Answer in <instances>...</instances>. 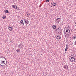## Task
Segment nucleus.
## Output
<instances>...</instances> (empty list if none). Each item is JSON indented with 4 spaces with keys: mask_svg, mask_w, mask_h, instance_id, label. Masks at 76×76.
<instances>
[{
    "mask_svg": "<svg viewBox=\"0 0 76 76\" xmlns=\"http://www.w3.org/2000/svg\"><path fill=\"white\" fill-rule=\"evenodd\" d=\"M5 63V61H4L0 60V66H5V65H6V64Z\"/></svg>",
    "mask_w": 76,
    "mask_h": 76,
    "instance_id": "obj_1",
    "label": "nucleus"
},
{
    "mask_svg": "<svg viewBox=\"0 0 76 76\" xmlns=\"http://www.w3.org/2000/svg\"><path fill=\"white\" fill-rule=\"evenodd\" d=\"M69 28L68 27H65L64 28V32H68V31H69Z\"/></svg>",
    "mask_w": 76,
    "mask_h": 76,
    "instance_id": "obj_2",
    "label": "nucleus"
},
{
    "mask_svg": "<svg viewBox=\"0 0 76 76\" xmlns=\"http://www.w3.org/2000/svg\"><path fill=\"white\" fill-rule=\"evenodd\" d=\"M75 58H73L72 59H71L70 58H69V60H70V61L72 63L75 62Z\"/></svg>",
    "mask_w": 76,
    "mask_h": 76,
    "instance_id": "obj_3",
    "label": "nucleus"
},
{
    "mask_svg": "<svg viewBox=\"0 0 76 76\" xmlns=\"http://www.w3.org/2000/svg\"><path fill=\"white\" fill-rule=\"evenodd\" d=\"M55 37L57 39H61V37L60 36H58L56 35Z\"/></svg>",
    "mask_w": 76,
    "mask_h": 76,
    "instance_id": "obj_4",
    "label": "nucleus"
},
{
    "mask_svg": "<svg viewBox=\"0 0 76 76\" xmlns=\"http://www.w3.org/2000/svg\"><path fill=\"white\" fill-rule=\"evenodd\" d=\"M24 20L25 23H26V25H27V24H28V23H29V21H28V20L26 19H24Z\"/></svg>",
    "mask_w": 76,
    "mask_h": 76,
    "instance_id": "obj_5",
    "label": "nucleus"
},
{
    "mask_svg": "<svg viewBox=\"0 0 76 76\" xmlns=\"http://www.w3.org/2000/svg\"><path fill=\"white\" fill-rule=\"evenodd\" d=\"M64 67L65 69L66 70H67L69 69V66L67 65H65L64 66Z\"/></svg>",
    "mask_w": 76,
    "mask_h": 76,
    "instance_id": "obj_6",
    "label": "nucleus"
},
{
    "mask_svg": "<svg viewBox=\"0 0 76 76\" xmlns=\"http://www.w3.org/2000/svg\"><path fill=\"white\" fill-rule=\"evenodd\" d=\"M8 29H9V31H12V28H13V26H9V27H8Z\"/></svg>",
    "mask_w": 76,
    "mask_h": 76,
    "instance_id": "obj_7",
    "label": "nucleus"
},
{
    "mask_svg": "<svg viewBox=\"0 0 76 76\" xmlns=\"http://www.w3.org/2000/svg\"><path fill=\"white\" fill-rule=\"evenodd\" d=\"M70 29H69H69L68 31V33H69V35H71V32Z\"/></svg>",
    "mask_w": 76,
    "mask_h": 76,
    "instance_id": "obj_8",
    "label": "nucleus"
},
{
    "mask_svg": "<svg viewBox=\"0 0 76 76\" xmlns=\"http://www.w3.org/2000/svg\"><path fill=\"white\" fill-rule=\"evenodd\" d=\"M2 58H4V59H5V60H6V58H5V57H4L1 56L0 57L1 60H3L2 59Z\"/></svg>",
    "mask_w": 76,
    "mask_h": 76,
    "instance_id": "obj_9",
    "label": "nucleus"
},
{
    "mask_svg": "<svg viewBox=\"0 0 76 76\" xmlns=\"http://www.w3.org/2000/svg\"><path fill=\"white\" fill-rule=\"evenodd\" d=\"M56 25H53L52 26V28L53 29H55L56 28Z\"/></svg>",
    "mask_w": 76,
    "mask_h": 76,
    "instance_id": "obj_10",
    "label": "nucleus"
},
{
    "mask_svg": "<svg viewBox=\"0 0 76 76\" xmlns=\"http://www.w3.org/2000/svg\"><path fill=\"white\" fill-rule=\"evenodd\" d=\"M71 59H72L73 58H75V57L74 55H71L70 56Z\"/></svg>",
    "mask_w": 76,
    "mask_h": 76,
    "instance_id": "obj_11",
    "label": "nucleus"
},
{
    "mask_svg": "<svg viewBox=\"0 0 76 76\" xmlns=\"http://www.w3.org/2000/svg\"><path fill=\"white\" fill-rule=\"evenodd\" d=\"M20 23H21V24H22L23 25H24V23H23V21L21 20L20 21Z\"/></svg>",
    "mask_w": 76,
    "mask_h": 76,
    "instance_id": "obj_12",
    "label": "nucleus"
},
{
    "mask_svg": "<svg viewBox=\"0 0 76 76\" xmlns=\"http://www.w3.org/2000/svg\"><path fill=\"white\" fill-rule=\"evenodd\" d=\"M56 33L58 34H60L61 33V32L59 31H56Z\"/></svg>",
    "mask_w": 76,
    "mask_h": 76,
    "instance_id": "obj_13",
    "label": "nucleus"
},
{
    "mask_svg": "<svg viewBox=\"0 0 76 76\" xmlns=\"http://www.w3.org/2000/svg\"><path fill=\"white\" fill-rule=\"evenodd\" d=\"M4 12L5 13H9V11H8V10H4Z\"/></svg>",
    "mask_w": 76,
    "mask_h": 76,
    "instance_id": "obj_14",
    "label": "nucleus"
},
{
    "mask_svg": "<svg viewBox=\"0 0 76 76\" xmlns=\"http://www.w3.org/2000/svg\"><path fill=\"white\" fill-rule=\"evenodd\" d=\"M2 18H3V19H5L6 18V16L4 15L3 16Z\"/></svg>",
    "mask_w": 76,
    "mask_h": 76,
    "instance_id": "obj_15",
    "label": "nucleus"
},
{
    "mask_svg": "<svg viewBox=\"0 0 76 76\" xmlns=\"http://www.w3.org/2000/svg\"><path fill=\"white\" fill-rule=\"evenodd\" d=\"M58 19H60V18H57L56 20V21H57L58 22H59V21H60V20H58Z\"/></svg>",
    "mask_w": 76,
    "mask_h": 76,
    "instance_id": "obj_16",
    "label": "nucleus"
},
{
    "mask_svg": "<svg viewBox=\"0 0 76 76\" xmlns=\"http://www.w3.org/2000/svg\"><path fill=\"white\" fill-rule=\"evenodd\" d=\"M15 9H17V10H19V7L16 6V8H15Z\"/></svg>",
    "mask_w": 76,
    "mask_h": 76,
    "instance_id": "obj_17",
    "label": "nucleus"
},
{
    "mask_svg": "<svg viewBox=\"0 0 76 76\" xmlns=\"http://www.w3.org/2000/svg\"><path fill=\"white\" fill-rule=\"evenodd\" d=\"M64 34H65V37H66V35H67V32H66L65 31H64Z\"/></svg>",
    "mask_w": 76,
    "mask_h": 76,
    "instance_id": "obj_18",
    "label": "nucleus"
},
{
    "mask_svg": "<svg viewBox=\"0 0 76 76\" xmlns=\"http://www.w3.org/2000/svg\"><path fill=\"white\" fill-rule=\"evenodd\" d=\"M45 1L46 3H48L50 1V0H46Z\"/></svg>",
    "mask_w": 76,
    "mask_h": 76,
    "instance_id": "obj_19",
    "label": "nucleus"
},
{
    "mask_svg": "<svg viewBox=\"0 0 76 76\" xmlns=\"http://www.w3.org/2000/svg\"><path fill=\"white\" fill-rule=\"evenodd\" d=\"M15 6H16V5H12V7H13V8H15Z\"/></svg>",
    "mask_w": 76,
    "mask_h": 76,
    "instance_id": "obj_20",
    "label": "nucleus"
},
{
    "mask_svg": "<svg viewBox=\"0 0 76 76\" xmlns=\"http://www.w3.org/2000/svg\"><path fill=\"white\" fill-rule=\"evenodd\" d=\"M70 30L71 31V34H72V32H73V31H72V28L70 29Z\"/></svg>",
    "mask_w": 76,
    "mask_h": 76,
    "instance_id": "obj_21",
    "label": "nucleus"
},
{
    "mask_svg": "<svg viewBox=\"0 0 76 76\" xmlns=\"http://www.w3.org/2000/svg\"><path fill=\"white\" fill-rule=\"evenodd\" d=\"M73 39H75L76 38V37L75 36V37H73Z\"/></svg>",
    "mask_w": 76,
    "mask_h": 76,
    "instance_id": "obj_22",
    "label": "nucleus"
},
{
    "mask_svg": "<svg viewBox=\"0 0 76 76\" xmlns=\"http://www.w3.org/2000/svg\"><path fill=\"white\" fill-rule=\"evenodd\" d=\"M28 16H30V14L29 13H28V14L27 15V17L28 16Z\"/></svg>",
    "mask_w": 76,
    "mask_h": 76,
    "instance_id": "obj_23",
    "label": "nucleus"
},
{
    "mask_svg": "<svg viewBox=\"0 0 76 76\" xmlns=\"http://www.w3.org/2000/svg\"><path fill=\"white\" fill-rule=\"evenodd\" d=\"M20 50V49H18V53H19V52H20V50Z\"/></svg>",
    "mask_w": 76,
    "mask_h": 76,
    "instance_id": "obj_24",
    "label": "nucleus"
},
{
    "mask_svg": "<svg viewBox=\"0 0 76 76\" xmlns=\"http://www.w3.org/2000/svg\"><path fill=\"white\" fill-rule=\"evenodd\" d=\"M54 6H56V3H54Z\"/></svg>",
    "mask_w": 76,
    "mask_h": 76,
    "instance_id": "obj_25",
    "label": "nucleus"
},
{
    "mask_svg": "<svg viewBox=\"0 0 76 76\" xmlns=\"http://www.w3.org/2000/svg\"><path fill=\"white\" fill-rule=\"evenodd\" d=\"M19 47H22V45H21V44H20L19 45Z\"/></svg>",
    "mask_w": 76,
    "mask_h": 76,
    "instance_id": "obj_26",
    "label": "nucleus"
},
{
    "mask_svg": "<svg viewBox=\"0 0 76 76\" xmlns=\"http://www.w3.org/2000/svg\"><path fill=\"white\" fill-rule=\"evenodd\" d=\"M67 49H65V51L66 52V51H67Z\"/></svg>",
    "mask_w": 76,
    "mask_h": 76,
    "instance_id": "obj_27",
    "label": "nucleus"
},
{
    "mask_svg": "<svg viewBox=\"0 0 76 76\" xmlns=\"http://www.w3.org/2000/svg\"><path fill=\"white\" fill-rule=\"evenodd\" d=\"M21 45H22V46L21 47V48H22V47H23V45H22V44Z\"/></svg>",
    "mask_w": 76,
    "mask_h": 76,
    "instance_id": "obj_28",
    "label": "nucleus"
},
{
    "mask_svg": "<svg viewBox=\"0 0 76 76\" xmlns=\"http://www.w3.org/2000/svg\"><path fill=\"white\" fill-rule=\"evenodd\" d=\"M27 13H26V15H27V14H28V13H29L28 12H26Z\"/></svg>",
    "mask_w": 76,
    "mask_h": 76,
    "instance_id": "obj_29",
    "label": "nucleus"
},
{
    "mask_svg": "<svg viewBox=\"0 0 76 76\" xmlns=\"http://www.w3.org/2000/svg\"><path fill=\"white\" fill-rule=\"evenodd\" d=\"M53 3H51V4L52 5V6H53Z\"/></svg>",
    "mask_w": 76,
    "mask_h": 76,
    "instance_id": "obj_30",
    "label": "nucleus"
},
{
    "mask_svg": "<svg viewBox=\"0 0 76 76\" xmlns=\"http://www.w3.org/2000/svg\"><path fill=\"white\" fill-rule=\"evenodd\" d=\"M66 48H68V46H66Z\"/></svg>",
    "mask_w": 76,
    "mask_h": 76,
    "instance_id": "obj_31",
    "label": "nucleus"
},
{
    "mask_svg": "<svg viewBox=\"0 0 76 76\" xmlns=\"http://www.w3.org/2000/svg\"><path fill=\"white\" fill-rule=\"evenodd\" d=\"M16 51H17L18 52V49Z\"/></svg>",
    "mask_w": 76,
    "mask_h": 76,
    "instance_id": "obj_32",
    "label": "nucleus"
},
{
    "mask_svg": "<svg viewBox=\"0 0 76 76\" xmlns=\"http://www.w3.org/2000/svg\"><path fill=\"white\" fill-rule=\"evenodd\" d=\"M54 3L53 2V5H52V6H54Z\"/></svg>",
    "mask_w": 76,
    "mask_h": 76,
    "instance_id": "obj_33",
    "label": "nucleus"
},
{
    "mask_svg": "<svg viewBox=\"0 0 76 76\" xmlns=\"http://www.w3.org/2000/svg\"><path fill=\"white\" fill-rule=\"evenodd\" d=\"M66 47H68V45H66Z\"/></svg>",
    "mask_w": 76,
    "mask_h": 76,
    "instance_id": "obj_34",
    "label": "nucleus"
},
{
    "mask_svg": "<svg viewBox=\"0 0 76 76\" xmlns=\"http://www.w3.org/2000/svg\"><path fill=\"white\" fill-rule=\"evenodd\" d=\"M58 30H59V31H60H60H61V30H60V29H59Z\"/></svg>",
    "mask_w": 76,
    "mask_h": 76,
    "instance_id": "obj_35",
    "label": "nucleus"
},
{
    "mask_svg": "<svg viewBox=\"0 0 76 76\" xmlns=\"http://www.w3.org/2000/svg\"><path fill=\"white\" fill-rule=\"evenodd\" d=\"M60 19V20H59V22H60V20H61L60 18V19Z\"/></svg>",
    "mask_w": 76,
    "mask_h": 76,
    "instance_id": "obj_36",
    "label": "nucleus"
},
{
    "mask_svg": "<svg viewBox=\"0 0 76 76\" xmlns=\"http://www.w3.org/2000/svg\"><path fill=\"white\" fill-rule=\"evenodd\" d=\"M66 50H67V49H68V48H66Z\"/></svg>",
    "mask_w": 76,
    "mask_h": 76,
    "instance_id": "obj_37",
    "label": "nucleus"
},
{
    "mask_svg": "<svg viewBox=\"0 0 76 76\" xmlns=\"http://www.w3.org/2000/svg\"><path fill=\"white\" fill-rule=\"evenodd\" d=\"M56 31H57V29H56Z\"/></svg>",
    "mask_w": 76,
    "mask_h": 76,
    "instance_id": "obj_38",
    "label": "nucleus"
},
{
    "mask_svg": "<svg viewBox=\"0 0 76 76\" xmlns=\"http://www.w3.org/2000/svg\"><path fill=\"white\" fill-rule=\"evenodd\" d=\"M75 45H76V43H75Z\"/></svg>",
    "mask_w": 76,
    "mask_h": 76,
    "instance_id": "obj_39",
    "label": "nucleus"
},
{
    "mask_svg": "<svg viewBox=\"0 0 76 76\" xmlns=\"http://www.w3.org/2000/svg\"><path fill=\"white\" fill-rule=\"evenodd\" d=\"M0 60H1V59H0Z\"/></svg>",
    "mask_w": 76,
    "mask_h": 76,
    "instance_id": "obj_40",
    "label": "nucleus"
},
{
    "mask_svg": "<svg viewBox=\"0 0 76 76\" xmlns=\"http://www.w3.org/2000/svg\"><path fill=\"white\" fill-rule=\"evenodd\" d=\"M58 29H59V28H58Z\"/></svg>",
    "mask_w": 76,
    "mask_h": 76,
    "instance_id": "obj_41",
    "label": "nucleus"
}]
</instances>
